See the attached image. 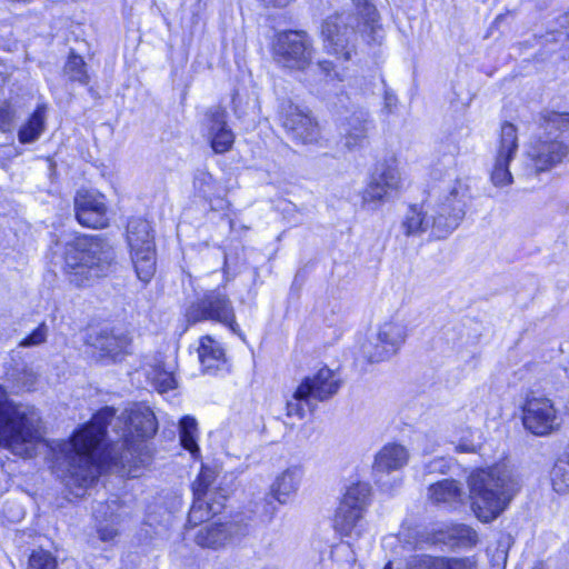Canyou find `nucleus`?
I'll list each match as a JSON object with an SVG mask.
<instances>
[{
    "label": "nucleus",
    "instance_id": "nucleus-55",
    "mask_svg": "<svg viewBox=\"0 0 569 569\" xmlns=\"http://www.w3.org/2000/svg\"><path fill=\"white\" fill-rule=\"evenodd\" d=\"M236 102H237V94H233V97H232V103H233L234 112L237 113V112H238V108H237Z\"/></svg>",
    "mask_w": 569,
    "mask_h": 569
},
{
    "label": "nucleus",
    "instance_id": "nucleus-50",
    "mask_svg": "<svg viewBox=\"0 0 569 569\" xmlns=\"http://www.w3.org/2000/svg\"><path fill=\"white\" fill-rule=\"evenodd\" d=\"M276 500H273L271 497L268 499L264 500V503H263V513H264V517L267 518L268 521H270L273 516L276 515L278 508H277V505L274 503Z\"/></svg>",
    "mask_w": 569,
    "mask_h": 569
},
{
    "label": "nucleus",
    "instance_id": "nucleus-33",
    "mask_svg": "<svg viewBox=\"0 0 569 569\" xmlns=\"http://www.w3.org/2000/svg\"><path fill=\"white\" fill-rule=\"evenodd\" d=\"M227 110L221 106L210 107L204 113L203 126L208 136L229 128Z\"/></svg>",
    "mask_w": 569,
    "mask_h": 569
},
{
    "label": "nucleus",
    "instance_id": "nucleus-25",
    "mask_svg": "<svg viewBox=\"0 0 569 569\" xmlns=\"http://www.w3.org/2000/svg\"><path fill=\"white\" fill-rule=\"evenodd\" d=\"M232 533V523H209L199 529L194 541L200 547L218 549L226 545Z\"/></svg>",
    "mask_w": 569,
    "mask_h": 569
},
{
    "label": "nucleus",
    "instance_id": "nucleus-31",
    "mask_svg": "<svg viewBox=\"0 0 569 569\" xmlns=\"http://www.w3.org/2000/svg\"><path fill=\"white\" fill-rule=\"evenodd\" d=\"M148 378L160 392L176 388V379L171 370H168L162 362H157L148 371Z\"/></svg>",
    "mask_w": 569,
    "mask_h": 569
},
{
    "label": "nucleus",
    "instance_id": "nucleus-37",
    "mask_svg": "<svg viewBox=\"0 0 569 569\" xmlns=\"http://www.w3.org/2000/svg\"><path fill=\"white\" fill-rule=\"evenodd\" d=\"M49 327L46 322H41L38 327L26 336L19 343L20 348L39 347L47 342Z\"/></svg>",
    "mask_w": 569,
    "mask_h": 569
},
{
    "label": "nucleus",
    "instance_id": "nucleus-26",
    "mask_svg": "<svg viewBox=\"0 0 569 569\" xmlns=\"http://www.w3.org/2000/svg\"><path fill=\"white\" fill-rule=\"evenodd\" d=\"M408 451L403 446L388 443L377 453L373 468L377 472L398 470L408 462Z\"/></svg>",
    "mask_w": 569,
    "mask_h": 569
},
{
    "label": "nucleus",
    "instance_id": "nucleus-54",
    "mask_svg": "<svg viewBox=\"0 0 569 569\" xmlns=\"http://www.w3.org/2000/svg\"><path fill=\"white\" fill-rule=\"evenodd\" d=\"M104 505L103 503H98L97 507L93 509V515L96 517L97 520L100 519V513L102 512V510L104 509Z\"/></svg>",
    "mask_w": 569,
    "mask_h": 569
},
{
    "label": "nucleus",
    "instance_id": "nucleus-36",
    "mask_svg": "<svg viewBox=\"0 0 569 569\" xmlns=\"http://www.w3.org/2000/svg\"><path fill=\"white\" fill-rule=\"evenodd\" d=\"M211 148L216 153H224L229 151L234 142V134L230 128L214 132L208 136Z\"/></svg>",
    "mask_w": 569,
    "mask_h": 569
},
{
    "label": "nucleus",
    "instance_id": "nucleus-22",
    "mask_svg": "<svg viewBox=\"0 0 569 569\" xmlns=\"http://www.w3.org/2000/svg\"><path fill=\"white\" fill-rule=\"evenodd\" d=\"M466 196L465 192L461 189V183L459 181H453L451 184L443 186V187H433L429 193H428V200L429 202H438L441 203V207H445V209H441L442 213L445 216H448L451 211V208L453 204L459 203L461 204V211L462 216L458 220V226L461 223V221L465 218L466 214Z\"/></svg>",
    "mask_w": 569,
    "mask_h": 569
},
{
    "label": "nucleus",
    "instance_id": "nucleus-17",
    "mask_svg": "<svg viewBox=\"0 0 569 569\" xmlns=\"http://www.w3.org/2000/svg\"><path fill=\"white\" fill-rule=\"evenodd\" d=\"M340 386L341 380L335 371L321 368L315 376L302 380L298 387V395H308L313 402L325 401L335 396Z\"/></svg>",
    "mask_w": 569,
    "mask_h": 569
},
{
    "label": "nucleus",
    "instance_id": "nucleus-42",
    "mask_svg": "<svg viewBox=\"0 0 569 569\" xmlns=\"http://www.w3.org/2000/svg\"><path fill=\"white\" fill-rule=\"evenodd\" d=\"M440 569H478L475 557H440Z\"/></svg>",
    "mask_w": 569,
    "mask_h": 569
},
{
    "label": "nucleus",
    "instance_id": "nucleus-32",
    "mask_svg": "<svg viewBox=\"0 0 569 569\" xmlns=\"http://www.w3.org/2000/svg\"><path fill=\"white\" fill-rule=\"evenodd\" d=\"M64 76L70 81H77L80 84L89 82V76L86 69V62L82 57L71 52L63 68Z\"/></svg>",
    "mask_w": 569,
    "mask_h": 569
},
{
    "label": "nucleus",
    "instance_id": "nucleus-16",
    "mask_svg": "<svg viewBox=\"0 0 569 569\" xmlns=\"http://www.w3.org/2000/svg\"><path fill=\"white\" fill-rule=\"evenodd\" d=\"M76 217L80 224L99 229L108 226L107 207L101 194L78 191L74 198Z\"/></svg>",
    "mask_w": 569,
    "mask_h": 569
},
{
    "label": "nucleus",
    "instance_id": "nucleus-24",
    "mask_svg": "<svg viewBox=\"0 0 569 569\" xmlns=\"http://www.w3.org/2000/svg\"><path fill=\"white\" fill-rule=\"evenodd\" d=\"M93 347L100 351L101 357H108L117 360L118 357L128 352L130 339L124 333H114L113 331L102 330L97 335Z\"/></svg>",
    "mask_w": 569,
    "mask_h": 569
},
{
    "label": "nucleus",
    "instance_id": "nucleus-43",
    "mask_svg": "<svg viewBox=\"0 0 569 569\" xmlns=\"http://www.w3.org/2000/svg\"><path fill=\"white\" fill-rule=\"evenodd\" d=\"M12 377L17 386L26 390L33 389L38 381L37 372L29 367H23L21 370L16 371Z\"/></svg>",
    "mask_w": 569,
    "mask_h": 569
},
{
    "label": "nucleus",
    "instance_id": "nucleus-2",
    "mask_svg": "<svg viewBox=\"0 0 569 569\" xmlns=\"http://www.w3.org/2000/svg\"><path fill=\"white\" fill-rule=\"evenodd\" d=\"M475 516L482 522L498 518L519 491V482L506 466L475 470L468 478Z\"/></svg>",
    "mask_w": 569,
    "mask_h": 569
},
{
    "label": "nucleus",
    "instance_id": "nucleus-9",
    "mask_svg": "<svg viewBox=\"0 0 569 569\" xmlns=\"http://www.w3.org/2000/svg\"><path fill=\"white\" fill-rule=\"evenodd\" d=\"M184 316L189 323L212 321L228 327L233 333L239 332L233 303L221 288L206 291L187 307Z\"/></svg>",
    "mask_w": 569,
    "mask_h": 569
},
{
    "label": "nucleus",
    "instance_id": "nucleus-7",
    "mask_svg": "<svg viewBox=\"0 0 569 569\" xmlns=\"http://www.w3.org/2000/svg\"><path fill=\"white\" fill-rule=\"evenodd\" d=\"M440 204L429 202L427 197L420 206H410L401 220L402 233L406 237H420L429 232L435 239L447 238L458 228V220L462 216L461 204H453L448 216L442 213L445 207Z\"/></svg>",
    "mask_w": 569,
    "mask_h": 569
},
{
    "label": "nucleus",
    "instance_id": "nucleus-41",
    "mask_svg": "<svg viewBox=\"0 0 569 569\" xmlns=\"http://www.w3.org/2000/svg\"><path fill=\"white\" fill-rule=\"evenodd\" d=\"M332 559L341 562V567L349 568L356 562L355 551L349 543H339L331 551Z\"/></svg>",
    "mask_w": 569,
    "mask_h": 569
},
{
    "label": "nucleus",
    "instance_id": "nucleus-52",
    "mask_svg": "<svg viewBox=\"0 0 569 569\" xmlns=\"http://www.w3.org/2000/svg\"><path fill=\"white\" fill-rule=\"evenodd\" d=\"M318 68L326 74V76H330V72L333 70V64L331 61H327V60H323V61H319L318 62Z\"/></svg>",
    "mask_w": 569,
    "mask_h": 569
},
{
    "label": "nucleus",
    "instance_id": "nucleus-5",
    "mask_svg": "<svg viewBox=\"0 0 569 569\" xmlns=\"http://www.w3.org/2000/svg\"><path fill=\"white\" fill-rule=\"evenodd\" d=\"M358 14L341 12L328 17L322 23L326 50L343 60H350L355 50L357 31L376 30V8L366 0L357 3Z\"/></svg>",
    "mask_w": 569,
    "mask_h": 569
},
{
    "label": "nucleus",
    "instance_id": "nucleus-23",
    "mask_svg": "<svg viewBox=\"0 0 569 569\" xmlns=\"http://www.w3.org/2000/svg\"><path fill=\"white\" fill-rule=\"evenodd\" d=\"M199 360L204 372L213 375L226 366L224 350L210 336L202 337L198 348Z\"/></svg>",
    "mask_w": 569,
    "mask_h": 569
},
{
    "label": "nucleus",
    "instance_id": "nucleus-38",
    "mask_svg": "<svg viewBox=\"0 0 569 569\" xmlns=\"http://www.w3.org/2000/svg\"><path fill=\"white\" fill-rule=\"evenodd\" d=\"M27 569H57V560L48 551L36 550L29 557Z\"/></svg>",
    "mask_w": 569,
    "mask_h": 569
},
{
    "label": "nucleus",
    "instance_id": "nucleus-39",
    "mask_svg": "<svg viewBox=\"0 0 569 569\" xmlns=\"http://www.w3.org/2000/svg\"><path fill=\"white\" fill-rule=\"evenodd\" d=\"M440 557L415 555L407 560L406 569H440Z\"/></svg>",
    "mask_w": 569,
    "mask_h": 569
},
{
    "label": "nucleus",
    "instance_id": "nucleus-13",
    "mask_svg": "<svg viewBox=\"0 0 569 569\" xmlns=\"http://www.w3.org/2000/svg\"><path fill=\"white\" fill-rule=\"evenodd\" d=\"M523 427L535 436H548L560 427L552 400L545 396L529 395L523 405Z\"/></svg>",
    "mask_w": 569,
    "mask_h": 569
},
{
    "label": "nucleus",
    "instance_id": "nucleus-14",
    "mask_svg": "<svg viewBox=\"0 0 569 569\" xmlns=\"http://www.w3.org/2000/svg\"><path fill=\"white\" fill-rule=\"evenodd\" d=\"M518 147L517 128L510 122L502 123L490 173V179L496 187H505L513 182L509 166L518 152Z\"/></svg>",
    "mask_w": 569,
    "mask_h": 569
},
{
    "label": "nucleus",
    "instance_id": "nucleus-45",
    "mask_svg": "<svg viewBox=\"0 0 569 569\" xmlns=\"http://www.w3.org/2000/svg\"><path fill=\"white\" fill-rule=\"evenodd\" d=\"M99 538L102 541H111L118 535L117 522L114 520V515H110V522L103 525L102 522L98 526Z\"/></svg>",
    "mask_w": 569,
    "mask_h": 569
},
{
    "label": "nucleus",
    "instance_id": "nucleus-4",
    "mask_svg": "<svg viewBox=\"0 0 569 569\" xmlns=\"http://www.w3.org/2000/svg\"><path fill=\"white\" fill-rule=\"evenodd\" d=\"M569 130V112H546L540 116L535 132L523 152L526 174L548 171L561 163L569 153L568 146L561 140V133Z\"/></svg>",
    "mask_w": 569,
    "mask_h": 569
},
{
    "label": "nucleus",
    "instance_id": "nucleus-10",
    "mask_svg": "<svg viewBox=\"0 0 569 569\" xmlns=\"http://www.w3.org/2000/svg\"><path fill=\"white\" fill-rule=\"evenodd\" d=\"M370 487L358 482L350 486L336 511L335 529L346 537H359L363 530V512L368 506Z\"/></svg>",
    "mask_w": 569,
    "mask_h": 569
},
{
    "label": "nucleus",
    "instance_id": "nucleus-49",
    "mask_svg": "<svg viewBox=\"0 0 569 569\" xmlns=\"http://www.w3.org/2000/svg\"><path fill=\"white\" fill-rule=\"evenodd\" d=\"M209 487V481L204 475H200L197 481L193 485V496L194 498H203L207 495Z\"/></svg>",
    "mask_w": 569,
    "mask_h": 569
},
{
    "label": "nucleus",
    "instance_id": "nucleus-12",
    "mask_svg": "<svg viewBox=\"0 0 569 569\" xmlns=\"http://www.w3.org/2000/svg\"><path fill=\"white\" fill-rule=\"evenodd\" d=\"M402 184L401 173L395 162L380 164L361 193L362 206L376 210Z\"/></svg>",
    "mask_w": 569,
    "mask_h": 569
},
{
    "label": "nucleus",
    "instance_id": "nucleus-1",
    "mask_svg": "<svg viewBox=\"0 0 569 569\" xmlns=\"http://www.w3.org/2000/svg\"><path fill=\"white\" fill-rule=\"evenodd\" d=\"M114 413L113 408H102L69 440L57 446V467L67 487L87 488L103 470L137 477V469L149 461L144 440L157 431L151 409L138 403L127 408L119 417L123 422L121 440L102 447Z\"/></svg>",
    "mask_w": 569,
    "mask_h": 569
},
{
    "label": "nucleus",
    "instance_id": "nucleus-47",
    "mask_svg": "<svg viewBox=\"0 0 569 569\" xmlns=\"http://www.w3.org/2000/svg\"><path fill=\"white\" fill-rule=\"evenodd\" d=\"M450 469V461L445 458H436L431 460L427 466L426 470L428 473H447Z\"/></svg>",
    "mask_w": 569,
    "mask_h": 569
},
{
    "label": "nucleus",
    "instance_id": "nucleus-21",
    "mask_svg": "<svg viewBox=\"0 0 569 569\" xmlns=\"http://www.w3.org/2000/svg\"><path fill=\"white\" fill-rule=\"evenodd\" d=\"M370 128V120L368 112L357 111L348 117L342 124V136L345 139V146L349 150L363 147L368 131Z\"/></svg>",
    "mask_w": 569,
    "mask_h": 569
},
{
    "label": "nucleus",
    "instance_id": "nucleus-19",
    "mask_svg": "<svg viewBox=\"0 0 569 569\" xmlns=\"http://www.w3.org/2000/svg\"><path fill=\"white\" fill-rule=\"evenodd\" d=\"M303 471L298 466L283 470L270 487V496L280 505L287 503L299 489Z\"/></svg>",
    "mask_w": 569,
    "mask_h": 569
},
{
    "label": "nucleus",
    "instance_id": "nucleus-51",
    "mask_svg": "<svg viewBox=\"0 0 569 569\" xmlns=\"http://www.w3.org/2000/svg\"><path fill=\"white\" fill-rule=\"evenodd\" d=\"M266 6H272L278 8H284L290 4L293 0H261Z\"/></svg>",
    "mask_w": 569,
    "mask_h": 569
},
{
    "label": "nucleus",
    "instance_id": "nucleus-48",
    "mask_svg": "<svg viewBox=\"0 0 569 569\" xmlns=\"http://www.w3.org/2000/svg\"><path fill=\"white\" fill-rule=\"evenodd\" d=\"M473 433L468 431V436L461 437L458 445L456 446V450L459 452H476L477 443L473 442Z\"/></svg>",
    "mask_w": 569,
    "mask_h": 569
},
{
    "label": "nucleus",
    "instance_id": "nucleus-29",
    "mask_svg": "<svg viewBox=\"0 0 569 569\" xmlns=\"http://www.w3.org/2000/svg\"><path fill=\"white\" fill-rule=\"evenodd\" d=\"M179 437L182 447L189 450L192 455L199 452L197 443L198 428L194 418L189 416L183 417L179 423Z\"/></svg>",
    "mask_w": 569,
    "mask_h": 569
},
{
    "label": "nucleus",
    "instance_id": "nucleus-53",
    "mask_svg": "<svg viewBox=\"0 0 569 569\" xmlns=\"http://www.w3.org/2000/svg\"><path fill=\"white\" fill-rule=\"evenodd\" d=\"M396 102H397V98L393 94L386 92L385 107L388 109L389 112L392 111V108L396 106Z\"/></svg>",
    "mask_w": 569,
    "mask_h": 569
},
{
    "label": "nucleus",
    "instance_id": "nucleus-46",
    "mask_svg": "<svg viewBox=\"0 0 569 569\" xmlns=\"http://www.w3.org/2000/svg\"><path fill=\"white\" fill-rule=\"evenodd\" d=\"M14 111L8 103L0 104V130L8 131L13 122Z\"/></svg>",
    "mask_w": 569,
    "mask_h": 569
},
{
    "label": "nucleus",
    "instance_id": "nucleus-34",
    "mask_svg": "<svg viewBox=\"0 0 569 569\" xmlns=\"http://www.w3.org/2000/svg\"><path fill=\"white\" fill-rule=\"evenodd\" d=\"M218 512L219 507L209 503L203 498H194L188 515V522L191 526H197Z\"/></svg>",
    "mask_w": 569,
    "mask_h": 569
},
{
    "label": "nucleus",
    "instance_id": "nucleus-28",
    "mask_svg": "<svg viewBox=\"0 0 569 569\" xmlns=\"http://www.w3.org/2000/svg\"><path fill=\"white\" fill-rule=\"evenodd\" d=\"M437 541L455 545L458 547H472L478 542L477 532L466 525H455L449 528L446 538H437Z\"/></svg>",
    "mask_w": 569,
    "mask_h": 569
},
{
    "label": "nucleus",
    "instance_id": "nucleus-15",
    "mask_svg": "<svg viewBox=\"0 0 569 569\" xmlns=\"http://www.w3.org/2000/svg\"><path fill=\"white\" fill-rule=\"evenodd\" d=\"M281 121L290 138L300 143H313L319 138V127L309 112L290 102L282 106Z\"/></svg>",
    "mask_w": 569,
    "mask_h": 569
},
{
    "label": "nucleus",
    "instance_id": "nucleus-6",
    "mask_svg": "<svg viewBox=\"0 0 569 569\" xmlns=\"http://www.w3.org/2000/svg\"><path fill=\"white\" fill-rule=\"evenodd\" d=\"M39 439L38 418L9 400L7 391L0 386V446L9 448L14 455L30 456Z\"/></svg>",
    "mask_w": 569,
    "mask_h": 569
},
{
    "label": "nucleus",
    "instance_id": "nucleus-40",
    "mask_svg": "<svg viewBox=\"0 0 569 569\" xmlns=\"http://www.w3.org/2000/svg\"><path fill=\"white\" fill-rule=\"evenodd\" d=\"M383 347H385V343L380 342L378 340V333H377L373 338L369 339L366 343L362 345L361 351H362L363 357L369 362H381V361L388 360L392 357V356H381L380 358H378L376 356V353L381 352V349Z\"/></svg>",
    "mask_w": 569,
    "mask_h": 569
},
{
    "label": "nucleus",
    "instance_id": "nucleus-3",
    "mask_svg": "<svg viewBox=\"0 0 569 569\" xmlns=\"http://www.w3.org/2000/svg\"><path fill=\"white\" fill-rule=\"evenodd\" d=\"M114 251L99 236H81L68 242L64 252V270L77 287L89 286L94 279L113 272Z\"/></svg>",
    "mask_w": 569,
    "mask_h": 569
},
{
    "label": "nucleus",
    "instance_id": "nucleus-30",
    "mask_svg": "<svg viewBox=\"0 0 569 569\" xmlns=\"http://www.w3.org/2000/svg\"><path fill=\"white\" fill-rule=\"evenodd\" d=\"M551 483L558 493L569 491V453L561 456L551 470Z\"/></svg>",
    "mask_w": 569,
    "mask_h": 569
},
{
    "label": "nucleus",
    "instance_id": "nucleus-20",
    "mask_svg": "<svg viewBox=\"0 0 569 569\" xmlns=\"http://www.w3.org/2000/svg\"><path fill=\"white\" fill-rule=\"evenodd\" d=\"M377 333L378 340L383 342L385 347L376 356H395L407 339V325L402 320L392 319L382 323Z\"/></svg>",
    "mask_w": 569,
    "mask_h": 569
},
{
    "label": "nucleus",
    "instance_id": "nucleus-18",
    "mask_svg": "<svg viewBox=\"0 0 569 569\" xmlns=\"http://www.w3.org/2000/svg\"><path fill=\"white\" fill-rule=\"evenodd\" d=\"M429 500L439 507L455 510L465 502L462 485L455 479H442L428 488Z\"/></svg>",
    "mask_w": 569,
    "mask_h": 569
},
{
    "label": "nucleus",
    "instance_id": "nucleus-8",
    "mask_svg": "<svg viewBox=\"0 0 569 569\" xmlns=\"http://www.w3.org/2000/svg\"><path fill=\"white\" fill-rule=\"evenodd\" d=\"M315 54L312 38L303 30H283L272 41L273 61L286 69L306 70Z\"/></svg>",
    "mask_w": 569,
    "mask_h": 569
},
{
    "label": "nucleus",
    "instance_id": "nucleus-44",
    "mask_svg": "<svg viewBox=\"0 0 569 569\" xmlns=\"http://www.w3.org/2000/svg\"><path fill=\"white\" fill-rule=\"evenodd\" d=\"M455 169V159L452 154L446 156L445 159H437L432 164L431 176L435 179L440 178L442 174H450Z\"/></svg>",
    "mask_w": 569,
    "mask_h": 569
},
{
    "label": "nucleus",
    "instance_id": "nucleus-56",
    "mask_svg": "<svg viewBox=\"0 0 569 569\" xmlns=\"http://www.w3.org/2000/svg\"><path fill=\"white\" fill-rule=\"evenodd\" d=\"M383 569H392V563L391 562H388Z\"/></svg>",
    "mask_w": 569,
    "mask_h": 569
},
{
    "label": "nucleus",
    "instance_id": "nucleus-35",
    "mask_svg": "<svg viewBox=\"0 0 569 569\" xmlns=\"http://www.w3.org/2000/svg\"><path fill=\"white\" fill-rule=\"evenodd\" d=\"M315 402L311 400V398L307 396H299L298 389L295 391L292 399L287 402V415L288 416H296L298 418H303L306 415V411L313 410L315 409Z\"/></svg>",
    "mask_w": 569,
    "mask_h": 569
},
{
    "label": "nucleus",
    "instance_id": "nucleus-11",
    "mask_svg": "<svg viewBox=\"0 0 569 569\" xmlns=\"http://www.w3.org/2000/svg\"><path fill=\"white\" fill-rule=\"evenodd\" d=\"M127 241L138 278L148 282L156 270L153 236L150 223L141 218H132L127 226Z\"/></svg>",
    "mask_w": 569,
    "mask_h": 569
},
{
    "label": "nucleus",
    "instance_id": "nucleus-27",
    "mask_svg": "<svg viewBox=\"0 0 569 569\" xmlns=\"http://www.w3.org/2000/svg\"><path fill=\"white\" fill-rule=\"evenodd\" d=\"M46 112V106L37 107L28 122L19 130L18 136L20 142L30 143L36 141L41 136L44 129Z\"/></svg>",
    "mask_w": 569,
    "mask_h": 569
}]
</instances>
